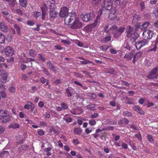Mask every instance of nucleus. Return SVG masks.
<instances>
[{
    "mask_svg": "<svg viewBox=\"0 0 158 158\" xmlns=\"http://www.w3.org/2000/svg\"><path fill=\"white\" fill-rule=\"evenodd\" d=\"M111 39V37L110 35L107 36L102 40V42L104 43H106L109 41Z\"/></svg>",
    "mask_w": 158,
    "mask_h": 158,
    "instance_id": "obj_36",
    "label": "nucleus"
},
{
    "mask_svg": "<svg viewBox=\"0 0 158 158\" xmlns=\"http://www.w3.org/2000/svg\"><path fill=\"white\" fill-rule=\"evenodd\" d=\"M134 53L132 52H130L128 54H126L123 57L124 59L128 61L132 59L133 57Z\"/></svg>",
    "mask_w": 158,
    "mask_h": 158,
    "instance_id": "obj_23",
    "label": "nucleus"
},
{
    "mask_svg": "<svg viewBox=\"0 0 158 158\" xmlns=\"http://www.w3.org/2000/svg\"><path fill=\"white\" fill-rule=\"evenodd\" d=\"M20 5L22 7H25L27 4V0H19Z\"/></svg>",
    "mask_w": 158,
    "mask_h": 158,
    "instance_id": "obj_33",
    "label": "nucleus"
},
{
    "mask_svg": "<svg viewBox=\"0 0 158 158\" xmlns=\"http://www.w3.org/2000/svg\"><path fill=\"white\" fill-rule=\"evenodd\" d=\"M80 109H81L80 107L77 108L76 109H73L71 110V113L73 114H79L80 113L77 112L76 111L77 110H79Z\"/></svg>",
    "mask_w": 158,
    "mask_h": 158,
    "instance_id": "obj_45",
    "label": "nucleus"
},
{
    "mask_svg": "<svg viewBox=\"0 0 158 158\" xmlns=\"http://www.w3.org/2000/svg\"><path fill=\"white\" fill-rule=\"evenodd\" d=\"M96 26V23H94L86 26L83 29L84 31L87 33H89L91 32L94 29Z\"/></svg>",
    "mask_w": 158,
    "mask_h": 158,
    "instance_id": "obj_8",
    "label": "nucleus"
},
{
    "mask_svg": "<svg viewBox=\"0 0 158 158\" xmlns=\"http://www.w3.org/2000/svg\"><path fill=\"white\" fill-rule=\"evenodd\" d=\"M27 104H26L24 106V108L26 109L29 110L30 109H31L33 106L34 105L31 102L27 101L26 102Z\"/></svg>",
    "mask_w": 158,
    "mask_h": 158,
    "instance_id": "obj_25",
    "label": "nucleus"
},
{
    "mask_svg": "<svg viewBox=\"0 0 158 158\" xmlns=\"http://www.w3.org/2000/svg\"><path fill=\"white\" fill-rule=\"evenodd\" d=\"M43 69V71L44 73L48 76H50L51 75V74L49 73L48 70L43 67H41Z\"/></svg>",
    "mask_w": 158,
    "mask_h": 158,
    "instance_id": "obj_37",
    "label": "nucleus"
},
{
    "mask_svg": "<svg viewBox=\"0 0 158 158\" xmlns=\"http://www.w3.org/2000/svg\"><path fill=\"white\" fill-rule=\"evenodd\" d=\"M66 93L67 95V96L69 97H71L72 95L71 93L70 92L69 89L68 88L66 89Z\"/></svg>",
    "mask_w": 158,
    "mask_h": 158,
    "instance_id": "obj_61",
    "label": "nucleus"
},
{
    "mask_svg": "<svg viewBox=\"0 0 158 158\" xmlns=\"http://www.w3.org/2000/svg\"><path fill=\"white\" fill-rule=\"evenodd\" d=\"M117 12V10L115 9H114L112 11L110 15V16H112L111 19H114L116 18Z\"/></svg>",
    "mask_w": 158,
    "mask_h": 158,
    "instance_id": "obj_32",
    "label": "nucleus"
},
{
    "mask_svg": "<svg viewBox=\"0 0 158 158\" xmlns=\"http://www.w3.org/2000/svg\"><path fill=\"white\" fill-rule=\"evenodd\" d=\"M94 104H90L87 106V108L91 110H94Z\"/></svg>",
    "mask_w": 158,
    "mask_h": 158,
    "instance_id": "obj_46",
    "label": "nucleus"
},
{
    "mask_svg": "<svg viewBox=\"0 0 158 158\" xmlns=\"http://www.w3.org/2000/svg\"><path fill=\"white\" fill-rule=\"evenodd\" d=\"M150 23L149 21L145 22L142 25L139 26V28L142 31L145 30L147 28L148 26L150 25Z\"/></svg>",
    "mask_w": 158,
    "mask_h": 158,
    "instance_id": "obj_20",
    "label": "nucleus"
},
{
    "mask_svg": "<svg viewBox=\"0 0 158 158\" xmlns=\"http://www.w3.org/2000/svg\"><path fill=\"white\" fill-rule=\"evenodd\" d=\"M139 5L141 7V10H143L144 9L145 6L144 2H141L140 3Z\"/></svg>",
    "mask_w": 158,
    "mask_h": 158,
    "instance_id": "obj_60",
    "label": "nucleus"
},
{
    "mask_svg": "<svg viewBox=\"0 0 158 158\" xmlns=\"http://www.w3.org/2000/svg\"><path fill=\"white\" fill-rule=\"evenodd\" d=\"M158 43V38H156V40L152 42V46H154L153 48L151 49V51H155L157 48V45Z\"/></svg>",
    "mask_w": 158,
    "mask_h": 158,
    "instance_id": "obj_27",
    "label": "nucleus"
},
{
    "mask_svg": "<svg viewBox=\"0 0 158 158\" xmlns=\"http://www.w3.org/2000/svg\"><path fill=\"white\" fill-rule=\"evenodd\" d=\"M13 49L10 46L7 47L5 49V54L7 56H11L14 54Z\"/></svg>",
    "mask_w": 158,
    "mask_h": 158,
    "instance_id": "obj_12",
    "label": "nucleus"
},
{
    "mask_svg": "<svg viewBox=\"0 0 158 158\" xmlns=\"http://www.w3.org/2000/svg\"><path fill=\"white\" fill-rule=\"evenodd\" d=\"M74 131L75 134L80 135L82 132V130L80 128L77 127L74 128Z\"/></svg>",
    "mask_w": 158,
    "mask_h": 158,
    "instance_id": "obj_31",
    "label": "nucleus"
},
{
    "mask_svg": "<svg viewBox=\"0 0 158 158\" xmlns=\"http://www.w3.org/2000/svg\"><path fill=\"white\" fill-rule=\"evenodd\" d=\"M89 124L90 125L93 126L95 124L96 122L95 120L91 119L89 120Z\"/></svg>",
    "mask_w": 158,
    "mask_h": 158,
    "instance_id": "obj_54",
    "label": "nucleus"
},
{
    "mask_svg": "<svg viewBox=\"0 0 158 158\" xmlns=\"http://www.w3.org/2000/svg\"><path fill=\"white\" fill-rule=\"evenodd\" d=\"M104 8L107 10H110L112 8V3L110 0H104Z\"/></svg>",
    "mask_w": 158,
    "mask_h": 158,
    "instance_id": "obj_11",
    "label": "nucleus"
},
{
    "mask_svg": "<svg viewBox=\"0 0 158 158\" xmlns=\"http://www.w3.org/2000/svg\"><path fill=\"white\" fill-rule=\"evenodd\" d=\"M29 54L31 56L35 57L37 55V52L34 49H31L29 50Z\"/></svg>",
    "mask_w": 158,
    "mask_h": 158,
    "instance_id": "obj_28",
    "label": "nucleus"
},
{
    "mask_svg": "<svg viewBox=\"0 0 158 158\" xmlns=\"http://www.w3.org/2000/svg\"><path fill=\"white\" fill-rule=\"evenodd\" d=\"M147 138L149 141L150 142H152L154 141L152 135L148 134L147 136Z\"/></svg>",
    "mask_w": 158,
    "mask_h": 158,
    "instance_id": "obj_53",
    "label": "nucleus"
},
{
    "mask_svg": "<svg viewBox=\"0 0 158 158\" xmlns=\"http://www.w3.org/2000/svg\"><path fill=\"white\" fill-rule=\"evenodd\" d=\"M68 10L66 6H63L61 8L60 10L59 13V16L62 18L66 17L69 14Z\"/></svg>",
    "mask_w": 158,
    "mask_h": 158,
    "instance_id": "obj_6",
    "label": "nucleus"
},
{
    "mask_svg": "<svg viewBox=\"0 0 158 158\" xmlns=\"http://www.w3.org/2000/svg\"><path fill=\"white\" fill-rule=\"evenodd\" d=\"M0 27L2 31L4 32H7L8 27L3 23H0Z\"/></svg>",
    "mask_w": 158,
    "mask_h": 158,
    "instance_id": "obj_24",
    "label": "nucleus"
},
{
    "mask_svg": "<svg viewBox=\"0 0 158 158\" xmlns=\"http://www.w3.org/2000/svg\"><path fill=\"white\" fill-rule=\"evenodd\" d=\"M38 59L40 61H45V58L41 54H39L38 55Z\"/></svg>",
    "mask_w": 158,
    "mask_h": 158,
    "instance_id": "obj_39",
    "label": "nucleus"
},
{
    "mask_svg": "<svg viewBox=\"0 0 158 158\" xmlns=\"http://www.w3.org/2000/svg\"><path fill=\"white\" fill-rule=\"evenodd\" d=\"M41 12L35 11L33 15L35 18L37 19L41 15Z\"/></svg>",
    "mask_w": 158,
    "mask_h": 158,
    "instance_id": "obj_43",
    "label": "nucleus"
},
{
    "mask_svg": "<svg viewBox=\"0 0 158 158\" xmlns=\"http://www.w3.org/2000/svg\"><path fill=\"white\" fill-rule=\"evenodd\" d=\"M15 28L16 30L17 33L19 34L20 30V27L17 25H15Z\"/></svg>",
    "mask_w": 158,
    "mask_h": 158,
    "instance_id": "obj_59",
    "label": "nucleus"
},
{
    "mask_svg": "<svg viewBox=\"0 0 158 158\" xmlns=\"http://www.w3.org/2000/svg\"><path fill=\"white\" fill-rule=\"evenodd\" d=\"M89 96L91 99H94L96 98V95L94 94L90 93L89 94Z\"/></svg>",
    "mask_w": 158,
    "mask_h": 158,
    "instance_id": "obj_47",
    "label": "nucleus"
},
{
    "mask_svg": "<svg viewBox=\"0 0 158 158\" xmlns=\"http://www.w3.org/2000/svg\"><path fill=\"white\" fill-rule=\"evenodd\" d=\"M95 17V14L93 12L88 13L85 15H81L80 18L82 20L85 22L91 20Z\"/></svg>",
    "mask_w": 158,
    "mask_h": 158,
    "instance_id": "obj_3",
    "label": "nucleus"
},
{
    "mask_svg": "<svg viewBox=\"0 0 158 158\" xmlns=\"http://www.w3.org/2000/svg\"><path fill=\"white\" fill-rule=\"evenodd\" d=\"M122 148L125 149H127L128 148L127 145L125 143H122Z\"/></svg>",
    "mask_w": 158,
    "mask_h": 158,
    "instance_id": "obj_64",
    "label": "nucleus"
},
{
    "mask_svg": "<svg viewBox=\"0 0 158 158\" xmlns=\"http://www.w3.org/2000/svg\"><path fill=\"white\" fill-rule=\"evenodd\" d=\"M132 108L135 111L140 114H144V111L138 106H133Z\"/></svg>",
    "mask_w": 158,
    "mask_h": 158,
    "instance_id": "obj_21",
    "label": "nucleus"
},
{
    "mask_svg": "<svg viewBox=\"0 0 158 158\" xmlns=\"http://www.w3.org/2000/svg\"><path fill=\"white\" fill-rule=\"evenodd\" d=\"M15 11L17 14L20 15H22L23 14V11L20 9H17Z\"/></svg>",
    "mask_w": 158,
    "mask_h": 158,
    "instance_id": "obj_50",
    "label": "nucleus"
},
{
    "mask_svg": "<svg viewBox=\"0 0 158 158\" xmlns=\"http://www.w3.org/2000/svg\"><path fill=\"white\" fill-rule=\"evenodd\" d=\"M139 36V34L137 32H135L133 34H131L129 37H127V38H130V40L132 43L135 42L136 40L138 38Z\"/></svg>",
    "mask_w": 158,
    "mask_h": 158,
    "instance_id": "obj_14",
    "label": "nucleus"
},
{
    "mask_svg": "<svg viewBox=\"0 0 158 158\" xmlns=\"http://www.w3.org/2000/svg\"><path fill=\"white\" fill-rule=\"evenodd\" d=\"M78 18L74 12L69 14L64 19V22L68 25H71Z\"/></svg>",
    "mask_w": 158,
    "mask_h": 158,
    "instance_id": "obj_1",
    "label": "nucleus"
},
{
    "mask_svg": "<svg viewBox=\"0 0 158 158\" xmlns=\"http://www.w3.org/2000/svg\"><path fill=\"white\" fill-rule=\"evenodd\" d=\"M80 59L83 60L84 61H80V62L81 64H91L92 63V62L91 61L85 60V59L82 58V57H80L79 58Z\"/></svg>",
    "mask_w": 158,
    "mask_h": 158,
    "instance_id": "obj_30",
    "label": "nucleus"
},
{
    "mask_svg": "<svg viewBox=\"0 0 158 158\" xmlns=\"http://www.w3.org/2000/svg\"><path fill=\"white\" fill-rule=\"evenodd\" d=\"M117 27L115 25L111 26L108 24L105 26L104 31L107 34H113L114 37L115 38V35L117 34Z\"/></svg>",
    "mask_w": 158,
    "mask_h": 158,
    "instance_id": "obj_2",
    "label": "nucleus"
},
{
    "mask_svg": "<svg viewBox=\"0 0 158 158\" xmlns=\"http://www.w3.org/2000/svg\"><path fill=\"white\" fill-rule=\"evenodd\" d=\"M106 123L110 124L112 125H116L117 123V122L112 119H107L106 121Z\"/></svg>",
    "mask_w": 158,
    "mask_h": 158,
    "instance_id": "obj_34",
    "label": "nucleus"
},
{
    "mask_svg": "<svg viewBox=\"0 0 158 158\" xmlns=\"http://www.w3.org/2000/svg\"><path fill=\"white\" fill-rule=\"evenodd\" d=\"M40 81L42 84H44L46 82V79L44 77H41L40 79Z\"/></svg>",
    "mask_w": 158,
    "mask_h": 158,
    "instance_id": "obj_62",
    "label": "nucleus"
},
{
    "mask_svg": "<svg viewBox=\"0 0 158 158\" xmlns=\"http://www.w3.org/2000/svg\"><path fill=\"white\" fill-rule=\"evenodd\" d=\"M61 105L62 107L64 110L68 108V106L64 102H62L61 104Z\"/></svg>",
    "mask_w": 158,
    "mask_h": 158,
    "instance_id": "obj_56",
    "label": "nucleus"
},
{
    "mask_svg": "<svg viewBox=\"0 0 158 158\" xmlns=\"http://www.w3.org/2000/svg\"><path fill=\"white\" fill-rule=\"evenodd\" d=\"M7 77V74L6 71H3L1 73H0V81L2 83H4L6 82Z\"/></svg>",
    "mask_w": 158,
    "mask_h": 158,
    "instance_id": "obj_10",
    "label": "nucleus"
},
{
    "mask_svg": "<svg viewBox=\"0 0 158 158\" xmlns=\"http://www.w3.org/2000/svg\"><path fill=\"white\" fill-rule=\"evenodd\" d=\"M63 119L67 123H70L72 122V118L68 114H66L63 117Z\"/></svg>",
    "mask_w": 158,
    "mask_h": 158,
    "instance_id": "obj_29",
    "label": "nucleus"
},
{
    "mask_svg": "<svg viewBox=\"0 0 158 158\" xmlns=\"http://www.w3.org/2000/svg\"><path fill=\"white\" fill-rule=\"evenodd\" d=\"M38 134L40 135H43L44 134V131L42 129L38 130Z\"/></svg>",
    "mask_w": 158,
    "mask_h": 158,
    "instance_id": "obj_63",
    "label": "nucleus"
},
{
    "mask_svg": "<svg viewBox=\"0 0 158 158\" xmlns=\"http://www.w3.org/2000/svg\"><path fill=\"white\" fill-rule=\"evenodd\" d=\"M28 148V146L26 145H22L20 146L18 148V151L20 153H22L23 151L27 150Z\"/></svg>",
    "mask_w": 158,
    "mask_h": 158,
    "instance_id": "obj_22",
    "label": "nucleus"
},
{
    "mask_svg": "<svg viewBox=\"0 0 158 158\" xmlns=\"http://www.w3.org/2000/svg\"><path fill=\"white\" fill-rule=\"evenodd\" d=\"M92 2L95 5H98L100 3L101 0H94Z\"/></svg>",
    "mask_w": 158,
    "mask_h": 158,
    "instance_id": "obj_55",
    "label": "nucleus"
},
{
    "mask_svg": "<svg viewBox=\"0 0 158 158\" xmlns=\"http://www.w3.org/2000/svg\"><path fill=\"white\" fill-rule=\"evenodd\" d=\"M126 103L129 104H133L132 102V99L131 98H129L128 97H126Z\"/></svg>",
    "mask_w": 158,
    "mask_h": 158,
    "instance_id": "obj_49",
    "label": "nucleus"
},
{
    "mask_svg": "<svg viewBox=\"0 0 158 158\" xmlns=\"http://www.w3.org/2000/svg\"><path fill=\"white\" fill-rule=\"evenodd\" d=\"M123 115L124 116L129 117L132 116V113L130 112L126 111L123 112Z\"/></svg>",
    "mask_w": 158,
    "mask_h": 158,
    "instance_id": "obj_42",
    "label": "nucleus"
},
{
    "mask_svg": "<svg viewBox=\"0 0 158 158\" xmlns=\"http://www.w3.org/2000/svg\"><path fill=\"white\" fill-rule=\"evenodd\" d=\"M129 120L126 118H122L118 121V123L119 124H127L129 123Z\"/></svg>",
    "mask_w": 158,
    "mask_h": 158,
    "instance_id": "obj_26",
    "label": "nucleus"
},
{
    "mask_svg": "<svg viewBox=\"0 0 158 158\" xmlns=\"http://www.w3.org/2000/svg\"><path fill=\"white\" fill-rule=\"evenodd\" d=\"M5 37L4 35L0 34V43L3 44L5 42Z\"/></svg>",
    "mask_w": 158,
    "mask_h": 158,
    "instance_id": "obj_44",
    "label": "nucleus"
},
{
    "mask_svg": "<svg viewBox=\"0 0 158 158\" xmlns=\"http://www.w3.org/2000/svg\"><path fill=\"white\" fill-rule=\"evenodd\" d=\"M109 48V46L106 45L102 46L100 47V49L103 51L106 50Z\"/></svg>",
    "mask_w": 158,
    "mask_h": 158,
    "instance_id": "obj_48",
    "label": "nucleus"
},
{
    "mask_svg": "<svg viewBox=\"0 0 158 158\" xmlns=\"http://www.w3.org/2000/svg\"><path fill=\"white\" fill-rule=\"evenodd\" d=\"M1 155L4 157H6L9 155V153L8 151H3L1 152Z\"/></svg>",
    "mask_w": 158,
    "mask_h": 158,
    "instance_id": "obj_41",
    "label": "nucleus"
},
{
    "mask_svg": "<svg viewBox=\"0 0 158 158\" xmlns=\"http://www.w3.org/2000/svg\"><path fill=\"white\" fill-rule=\"evenodd\" d=\"M106 72L107 73L110 74H114L115 73V71L114 69L113 68H109L107 69L106 70Z\"/></svg>",
    "mask_w": 158,
    "mask_h": 158,
    "instance_id": "obj_40",
    "label": "nucleus"
},
{
    "mask_svg": "<svg viewBox=\"0 0 158 158\" xmlns=\"http://www.w3.org/2000/svg\"><path fill=\"white\" fill-rule=\"evenodd\" d=\"M125 30V28L124 27H121L119 28L118 29H117V34H116L115 35V38H118L121 36Z\"/></svg>",
    "mask_w": 158,
    "mask_h": 158,
    "instance_id": "obj_16",
    "label": "nucleus"
},
{
    "mask_svg": "<svg viewBox=\"0 0 158 158\" xmlns=\"http://www.w3.org/2000/svg\"><path fill=\"white\" fill-rule=\"evenodd\" d=\"M8 111H5L2 110H0V116H3V114H8Z\"/></svg>",
    "mask_w": 158,
    "mask_h": 158,
    "instance_id": "obj_52",
    "label": "nucleus"
},
{
    "mask_svg": "<svg viewBox=\"0 0 158 158\" xmlns=\"http://www.w3.org/2000/svg\"><path fill=\"white\" fill-rule=\"evenodd\" d=\"M143 39L135 43V45L136 48L138 50L140 49L142 47L148 44V40Z\"/></svg>",
    "mask_w": 158,
    "mask_h": 158,
    "instance_id": "obj_7",
    "label": "nucleus"
},
{
    "mask_svg": "<svg viewBox=\"0 0 158 158\" xmlns=\"http://www.w3.org/2000/svg\"><path fill=\"white\" fill-rule=\"evenodd\" d=\"M46 64L47 67L49 69L52 70L54 72H55L56 71L55 69V67L54 66L53 64L50 61H48L46 63Z\"/></svg>",
    "mask_w": 158,
    "mask_h": 158,
    "instance_id": "obj_19",
    "label": "nucleus"
},
{
    "mask_svg": "<svg viewBox=\"0 0 158 158\" xmlns=\"http://www.w3.org/2000/svg\"><path fill=\"white\" fill-rule=\"evenodd\" d=\"M7 114H3V116H1L3 117L2 119V122L3 123H5L9 122L11 119V117L10 116L6 115Z\"/></svg>",
    "mask_w": 158,
    "mask_h": 158,
    "instance_id": "obj_18",
    "label": "nucleus"
},
{
    "mask_svg": "<svg viewBox=\"0 0 158 158\" xmlns=\"http://www.w3.org/2000/svg\"><path fill=\"white\" fill-rule=\"evenodd\" d=\"M133 19L132 22L133 23H135L138 21L140 20L141 18V16L137 14H134L132 15Z\"/></svg>",
    "mask_w": 158,
    "mask_h": 158,
    "instance_id": "obj_17",
    "label": "nucleus"
},
{
    "mask_svg": "<svg viewBox=\"0 0 158 158\" xmlns=\"http://www.w3.org/2000/svg\"><path fill=\"white\" fill-rule=\"evenodd\" d=\"M82 26V23L80 22L78 19L71 25V28L73 29H77L80 28Z\"/></svg>",
    "mask_w": 158,
    "mask_h": 158,
    "instance_id": "obj_9",
    "label": "nucleus"
},
{
    "mask_svg": "<svg viewBox=\"0 0 158 158\" xmlns=\"http://www.w3.org/2000/svg\"><path fill=\"white\" fill-rule=\"evenodd\" d=\"M58 12L56 10H53L52 9V10H50L49 12V16L50 19H54L56 18L58 15Z\"/></svg>",
    "mask_w": 158,
    "mask_h": 158,
    "instance_id": "obj_15",
    "label": "nucleus"
},
{
    "mask_svg": "<svg viewBox=\"0 0 158 158\" xmlns=\"http://www.w3.org/2000/svg\"><path fill=\"white\" fill-rule=\"evenodd\" d=\"M156 35L154 31L151 30H146L143 33V39L147 40H150Z\"/></svg>",
    "mask_w": 158,
    "mask_h": 158,
    "instance_id": "obj_4",
    "label": "nucleus"
},
{
    "mask_svg": "<svg viewBox=\"0 0 158 158\" xmlns=\"http://www.w3.org/2000/svg\"><path fill=\"white\" fill-rule=\"evenodd\" d=\"M76 44L78 46L82 47L83 46V43L78 40H77L75 42Z\"/></svg>",
    "mask_w": 158,
    "mask_h": 158,
    "instance_id": "obj_58",
    "label": "nucleus"
},
{
    "mask_svg": "<svg viewBox=\"0 0 158 158\" xmlns=\"http://www.w3.org/2000/svg\"><path fill=\"white\" fill-rule=\"evenodd\" d=\"M74 74L77 77L79 78H82L83 77V75L80 73H79L77 72H74Z\"/></svg>",
    "mask_w": 158,
    "mask_h": 158,
    "instance_id": "obj_51",
    "label": "nucleus"
},
{
    "mask_svg": "<svg viewBox=\"0 0 158 158\" xmlns=\"http://www.w3.org/2000/svg\"><path fill=\"white\" fill-rule=\"evenodd\" d=\"M142 54V53L141 52H138L133 56V58L138 60L141 56Z\"/></svg>",
    "mask_w": 158,
    "mask_h": 158,
    "instance_id": "obj_38",
    "label": "nucleus"
},
{
    "mask_svg": "<svg viewBox=\"0 0 158 158\" xmlns=\"http://www.w3.org/2000/svg\"><path fill=\"white\" fill-rule=\"evenodd\" d=\"M31 111L33 112L34 113H35L37 112V109L36 108L35 106L34 105H33V107L31 108Z\"/></svg>",
    "mask_w": 158,
    "mask_h": 158,
    "instance_id": "obj_57",
    "label": "nucleus"
},
{
    "mask_svg": "<svg viewBox=\"0 0 158 158\" xmlns=\"http://www.w3.org/2000/svg\"><path fill=\"white\" fill-rule=\"evenodd\" d=\"M9 127L14 129L18 128L19 127V126L17 123H13L9 126Z\"/></svg>",
    "mask_w": 158,
    "mask_h": 158,
    "instance_id": "obj_35",
    "label": "nucleus"
},
{
    "mask_svg": "<svg viewBox=\"0 0 158 158\" xmlns=\"http://www.w3.org/2000/svg\"><path fill=\"white\" fill-rule=\"evenodd\" d=\"M158 77V66L153 68L149 73L147 77L150 79Z\"/></svg>",
    "mask_w": 158,
    "mask_h": 158,
    "instance_id": "obj_5",
    "label": "nucleus"
},
{
    "mask_svg": "<svg viewBox=\"0 0 158 158\" xmlns=\"http://www.w3.org/2000/svg\"><path fill=\"white\" fill-rule=\"evenodd\" d=\"M135 32L134 29L130 26H127L126 29V36L129 37L131 34Z\"/></svg>",
    "mask_w": 158,
    "mask_h": 158,
    "instance_id": "obj_13",
    "label": "nucleus"
}]
</instances>
